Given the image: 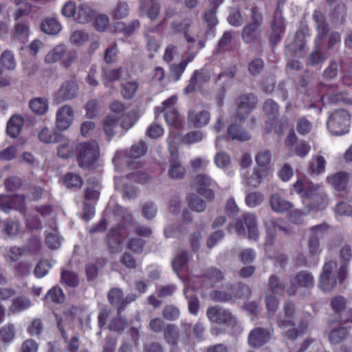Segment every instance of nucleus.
<instances>
[{"instance_id": "69168bd1", "label": "nucleus", "mask_w": 352, "mask_h": 352, "mask_svg": "<svg viewBox=\"0 0 352 352\" xmlns=\"http://www.w3.org/2000/svg\"><path fill=\"white\" fill-rule=\"evenodd\" d=\"M145 241L140 238L133 237L126 243V248L135 253H141L144 249Z\"/></svg>"}, {"instance_id": "c85d7f7f", "label": "nucleus", "mask_w": 352, "mask_h": 352, "mask_svg": "<svg viewBox=\"0 0 352 352\" xmlns=\"http://www.w3.org/2000/svg\"><path fill=\"white\" fill-rule=\"evenodd\" d=\"M349 174L346 172H338L327 177V182L337 191H344L349 184Z\"/></svg>"}, {"instance_id": "49530a36", "label": "nucleus", "mask_w": 352, "mask_h": 352, "mask_svg": "<svg viewBox=\"0 0 352 352\" xmlns=\"http://www.w3.org/2000/svg\"><path fill=\"white\" fill-rule=\"evenodd\" d=\"M232 40V32L230 31H226L219 39L216 46L215 52L217 54H223L228 52L231 47Z\"/></svg>"}, {"instance_id": "2f4dec72", "label": "nucleus", "mask_w": 352, "mask_h": 352, "mask_svg": "<svg viewBox=\"0 0 352 352\" xmlns=\"http://www.w3.org/2000/svg\"><path fill=\"white\" fill-rule=\"evenodd\" d=\"M24 124L23 118L19 115L12 116L7 123V134L12 138H16Z\"/></svg>"}, {"instance_id": "473e14b6", "label": "nucleus", "mask_w": 352, "mask_h": 352, "mask_svg": "<svg viewBox=\"0 0 352 352\" xmlns=\"http://www.w3.org/2000/svg\"><path fill=\"white\" fill-rule=\"evenodd\" d=\"M120 119L118 116L109 115L102 120V128L104 134L110 141L116 135V129L118 127Z\"/></svg>"}, {"instance_id": "39448f33", "label": "nucleus", "mask_w": 352, "mask_h": 352, "mask_svg": "<svg viewBox=\"0 0 352 352\" xmlns=\"http://www.w3.org/2000/svg\"><path fill=\"white\" fill-rule=\"evenodd\" d=\"M351 114L344 109L333 111L329 116L327 124L334 135H340L348 133L351 124Z\"/></svg>"}, {"instance_id": "dca6fc26", "label": "nucleus", "mask_w": 352, "mask_h": 352, "mask_svg": "<svg viewBox=\"0 0 352 352\" xmlns=\"http://www.w3.org/2000/svg\"><path fill=\"white\" fill-rule=\"evenodd\" d=\"M123 236L121 228L118 226L109 229L107 234V246L111 254H118L122 251L123 245Z\"/></svg>"}, {"instance_id": "423d86ee", "label": "nucleus", "mask_w": 352, "mask_h": 352, "mask_svg": "<svg viewBox=\"0 0 352 352\" xmlns=\"http://www.w3.org/2000/svg\"><path fill=\"white\" fill-rule=\"evenodd\" d=\"M230 226L235 230L236 232L239 234H245V226L247 228L248 237L254 241L258 239V231L257 228V223L256 217L251 213H245L242 218L235 219Z\"/></svg>"}, {"instance_id": "bb28decb", "label": "nucleus", "mask_w": 352, "mask_h": 352, "mask_svg": "<svg viewBox=\"0 0 352 352\" xmlns=\"http://www.w3.org/2000/svg\"><path fill=\"white\" fill-rule=\"evenodd\" d=\"M12 302L8 308V315H14L21 313L28 309L32 306L31 300L24 295L12 298Z\"/></svg>"}, {"instance_id": "0e129e2a", "label": "nucleus", "mask_w": 352, "mask_h": 352, "mask_svg": "<svg viewBox=\"0 0 352 352\" xmlns=\"http://www.w3.org/2000/svg\"><path fill=\"white\" fill-rule=\"evenodd\" d=\"M4 185L7 190L14 191L22 187L23 181L17 176H10L5 179Z\"/></svg>"}, {"instance_id": "cd10ccee", "label": "nucleus", "mask_w": 352, "mask_h": 352, "mask_svg": "<svg viewBox=\"0 0 352 352\" xmlns=\"http://www.w3.org/2000/svg\"><path fill=\"white\" fill-rule=\"evenodd\" d=\"M331 324V322H330L329 324L330 331L328 333V340L330 344L337 345L345 341L349 335V329L343 326L332 327Z\"/></svg>"}, {"instance_id": "13d9d810", "label": "nucleus", "mask_w": 352, "mask_h": 352, "mask_svg": "<svg viewBox=\"0 0 352 352\" xmlns=\"http://www.w3.org/2000/svg\"><path fill=\"white\" fill-rule=\"evenodd\" d=\"M129 14V8L126 3L120 1L116 5L111 12L114 20H119L125 18Z\"/></svg>"}, {"instance_id": "7c9ffc66", "label": "nucleus", "mask_w": 352, "mask_h": 352, "mask_svg": "<svg viewBox=\"0 0 352 352\" xmlns=\"http://www.w3.org/2000/svg\"><path fill=\"white\" fill-rule=\"evenodd\" d=\"M200 277L203 281H206L211 287H213L216 283L223 279L224 274L219 269L215 267H210L206 268Z\"/></svg>"}, {"instance_id": "bf43d9fd", "label": "nucleus", "mask_w": 352, "mask_h": 352, "mask_svg": "<svg viewBox=\"0 0 352 352\" xmlns=\"http://www.w3.org/2000/svg\"><path fill=\"white\" fill-rule=\"evenodd\" d=\"M138 84L136 82L130 81L122 85L121 94L126 100L131 99L137 91Z\"/></svg>"}, {"instance_id": "774afa93", "label": "nucleus", "mask_w": 352, "mask_h": 352, "mask_svg": "<svg viewBox=\"0 0 352 352\" xmlns=\"http://www.w3.org/2000/svg\"><path fill=\"white\" fill-rule=\"evenodd\" d=\"M264 61L261 58H255L248 64V71L252 76L259 74L264 68Z\"/></svg>"}, {"instance_id": "f704fd0d", "label": "nucleus", "mask_w": 352, "mask_h": 352, "mask_svg": "<svg viewBox=\"0 0 352 352\" xmlns=\"http://www.w3.org/2000/svg\"><path fill=\"white\" fill-rule=\"evenodd\" d=\"M108 300L109 303L114 306L118 312H121L124 310V296L123 292L120 289H111L108 293Z\"/></svg>"}, {"instance_id": "4d7b16f0", "label": "nucleus", "mask_w": 352, "mask_h": 352, "mask_svg": "<svg viewBox=\"0 0 352 352\" xmlns=\"http://www.w3.org/2000/svg\"><path fill=\"white\" fill-rule=\"evenodd\" d=\"M1 66L8 70L14 69L16 67V60L13 53L10 50H5L0 58Z\"/></svg>"}, {"instance_id": "37998d69", "label": "nucleus", "mask_w": 352, "mask_h": 352, "mask_svg": "<svg viewBox=\"0 0 352 352\" xmlns=\"http://www.w3.org/2000/svg\"><path fill=\"white\" fill-rule=\"evenodd\" d=\"M179 337V330L176 325L168 324L164 329V338L167 343L172 346H176Z\"/></svg>"}, {"instance_id": "09e8293b", "label": "nucleus", "mask_w": 352, "mask_h": 352, "mask_svg": "<svg viewBox=\"0 0 352 352\" xmlns=\"http://www.w3.org/2000/svg\"><path fill=\"white\" fill-rule=\"evenodd\" d=\"M190 208L195 212H201L206 208V202L194 193L190 194L186 198Z\"/></svg>"}, {"instance_id": "393cba45", "label": "nucleus", "mask_w": 352, "mask_h": 352, "mask_svg": "<svg viewBox=\"0 0 352 352\" xmlns=\"http://www.w3.org/2000/svg\"><path fill=\"white\" fill-rule=\"evenodd\" d=\"M280 222V221L279 219L272 220L270 222V225L267 226V236L264 244L265 250H267L269 246L273 245L274 242V235L276 233L281 231L287 235L290 234L289 228L286 226H283Z\"/></svg>"}, {"instance_id": "c756f323", "label": "nucleus", "mask_w": 352, "mask_h": 352, "mask_svg": "<svg viewBox=\"0 0 352 352\" xmlns=\"http://www.w3.org/2000/svg\"><path fill=\"white\" fill-rule=\"evenodd\" d=\"M270 204L271 208L278 213L288 212L293 208L292 204L278 193L272 195L270 199Z\"/></svg>"}, {"instance_id": "0eeeda50", "label": "nucleus", "mask_w": 352, "mask_h": 352, "mask_svg": "<svg viewBox=\"0 0 352 352\" xmlns=\"http://www.w3.org/2000/svg\"><path fill=\"white\" fill-rule=\"evenodd\" d=\"M195 186L197 192L208 201H212L215 197L214 190L218 188L217 182L206 174H199L195 179Z\"/></svg>"}, {"instance_id": "5fc2aeb1", "label": "nucleus", "mask_w": 352, "mask_h": 352, "mask_svg": "<svg viewBox=\"0 0 352 352\" xmlns=\"http://www.w3.org/2000/svg\"><path fill=\"white\" fill-rule=\"evenodd\" d=\"M65 52V47L62 45L56 46L45 56V60L47 63H53L60 60Z\"/></svg>"}, {"instance_id": "680f3d73", "label": "nucleus", "mask_w": 352, "mask_h": 352, "mask_svg": "<svg viewBox=\"0 0 352 352\" xmlns=\"http://www.w3.org/2000/svg\"><path fill=\"white\" fill-rule=\"evenodd\" d=\"M204 139V133L200 131H192L187 133L182 138V142L184 144L190 145L200 142Z\"/></svg>"}, {"instance_id": "ea45409f", "label": "nucleus", "mask_w": 352, "mask_h": 352, "mask_svg": "<svg viewBox=\"0 0 352 352\" xmlns=\"http://www.w3.org/2000/svg\"><path fill=\"white\" fill-rule=\"evenodd\" d=\"M30 109L37 115H44L48 111V100L45 98H34L29 102Z\"/></svg>"}, {"instance_id": "6e6552de", "label": "nucleus", "mask_w": 352, "mask_h": 352, "mask_svg": "<svg viewBox=\"0 0 352 352\" xmlns=\"http://www.w3.org/2000/svg\"><path fill=\"white\" fill-rule=\"evenodd\" d=\"M289 282V285L287 288V294L290 296H294L300 287L310 288L314 285V279L312 274L305 270L290 275Z\"/></svg>"}, {"instance_id": "c9c22d12", "label": "nucleus", "mask_w": 352, "mask_h": 352, "mask_svg": "<svg viewBox=\"0 0 352 352\" xmlns=\"http://www.w3.org/2000/svg\"><path fill=\"white\" fill-rule=\"evenodd\" d=\"M94 10L87 5L82 4L78 6L75 14V21L79 23H86L92 20Z\"/></svg>"}, {"instance_id": "4be33fe9", "label": "nucleus", "mask_w": 352, "mask_h": 352, "mask_svg": "<svg viewBox=\"0 0 352 352\" xmlns=\"http://www.w3.org/2000/svg\"><path fill=\"white\" fill-rule=\"evenodd\" d=\"M272 33L270 36V42L274 45L281 39L285 30V20L282 16V12L277 8L274 13L272 23Z\"/></svg>"}, {"instance_id": "f8f14e48", "label": "nucleus", "mask_w": 352, "mask_h": 352, "mask_svg": "<svg viewBox=\"0 0 352 352\" xmlns=\"http://www.w3.org/2000/svg\"><path fill=\"white\" fill-rule=\"evenodd\" d=\"M331 306L340 323L352 322V309H346V300L344 297H333L331 301Z\"/></svg>"}, {"instance_id": "72a5a7b5", "label": "nucleus", "mask_w": 352, "mask_h": 352, "mask_svg": "<svg viewBox=\"0 0 352 352\" xmlns=\"http://www.w3.org/2000/svg\"><path fill=\"white\" fill-rule=\"evenodd\" d=\"M65 300V295L58 285H55L49 289L44 297V300L47 303L61 304Z\"/></svg>"}, {"instance_id": "338daca9", "label": "nucleus", "mask_w": 352, "mask_h": 352, "mask_svg": "<svg viewBox=\"0 0 352 352\" xmlns=\"http://www.w3.org/2000/svg\"><path fill=\"white\" fill-rule=\"evenodd\" d=\"M89 39V34L82 30L74 31L70 36V42L76 45H82Z\"/></svg>"}, {"instance_id": "aec40b11", "label": "nucleus", "mask_w": 352, "mask_h": 352, "mask_svg": "<svg viewBox=\"0 0 352 352\" xmlns=\"http://www.w3.org/2000/svg\"><path fill=\"white\" fill-rule=\"evenodd\" d=\"M263 109L267 120L266 121L267 133H270L274 129V126L276 124V119L278 118L279 105L272 99H267L263 105Z\"/></svg>"}, {"instance_id": "864d4df0", "label": "nucleus", "mask_w": 352, "mask_h": 352, "mask_svg": "<svg viewBox=\"0 0 352 352\" xmlns=\"http://www.w3.org/2000/svg\"><path fill=\"white\" fill-rule=\"evenodd\" d=\"M313 129L312 122L305 116L300 117L296 120V131L300 135L309 134Z\"/></svg>"}, {"instance_id": "c03bdc74", "label": "nucleus", "mask_w": 352, "mask_h": 352, "mask_svg": "<svg viewBox=\"0 0 352 352\" xmlns=\"http://www.w3.org/2000/svg\"><path fill=\"white\" fill-rule=\"evenodd\" d=\"M39 140L44 143H56L61 140V135L55 131L54 130L50 129L49 128H43L38 133Z\"/></svg>"}, {"instance_id": "a878e982", "label": "nucleus", "mask_w": 352, "mask_h": 352, "mask_svg": "<svg viewBox=\"0 0 352 352\" xmlns=\"http://www.w3.org/2000/svg\"><path fill=\"white\" fill-rule=\"evenodd\" d=\"M147 152V146L143 141L131 146L129 149L126 151V157L128 158L126 163L129 168H138V166L133 167L132 160L139 159L144 156Z\"/></svg>"}, {"instance_id": "4c0bfd02", "label": "nucleus", "mask_w": 352, "mask_h": 352, "mask_svg": "<svg viewBox=\"0 0 352 352\" xmlns=\"http://www.w3.org/2000/svg\"><path fill=\"white\" fill-rule=\"evenodd\" d=\"M228 133L232 140L246 141L250 138L247 131L237 124H231L228 129Z\"/></svg>"}, {"instance_id": "5701e85b", "label": "nucleus", "mask_w": 352, "mask_h": 352, "mask_svg": "<svg viewBox=\"0 0 352 352\" xmlns=\"http://www.w3.org/2000/svg\"><path fill=\"white\" fill-rule=\"evenodd\" d=\"M187 118L188 123L195 128H202L209 123L210 113L207 110L196 108L189 110Z\"/></svg>"}, {"instance_id": "412c9836", "label": "nucleus", "mask_w": 352, "mask_h": 352, "mask_svg": "<svg viewBox=\"0 0 352 352\" xmlns=\"http://www.w3.org/2000/svg\"><path fill=\"white\" fill-rule=\"evenodd\" d=\"M25 201L24 195H1L0 208L3 212L9 213L12 209L20 210L23 208Z\"/></svg>"}, {"instance_id": "a211bd4d", "label": "nucleus", "mask_w": 352, "mask_h": 352, "mask_svg": "<svg viewBox=\"0 0 352 352\" xmlns=\"http://www.w3.org/2000/svg\"><path fill=\"white\" fill-rule=\"evenodd\" d=\"M74 119V112L69 105L60 107L56 113V126L59 131H65L69 128Z\"/></svg>"}, {"instance_id": "1a4fd4ad", "label": "nucleus", "mask_w": 352, "mask_h": 352, "mask_svg": "<svg viewBox=\"0 0 352 352\" xmlns=\"http://www.w3.org/2000/svg\"><path fill=\"white\" fill-rule=\"evenodd\" d=\"M337 263L329 260L324 263L322 272L320 274L319 286L324 292H330L337 285V278L332 272L336 269Z\"/></svg>"}, {"instance_id": "603ef678", "label": "nucleus", "mask_w": 352, "mask_h": 352, "mask_svg": "<svg viewBox=\"0 0 352 352\" xmlns=\"http://www.w3.org/2000/svg\"><path fill=\"white\" fill-rule=\"evenodd\" d=\"M330 103L337 104L342 102L345 104L352 105V97L345 91H340L331 94L328 96Z\"/></svg>"}, {"instance_id": "7ed1b4c3", "label": "nucleus", "mask_w": 352, "mask_h": 352, "mask_svg": "<svg viewBox=\"0 0 352 352\" xmlns=\"http://www.w3.org/2000/svg\"><path fill=\"white\" fill-rule=\"evenodd\" d=\"M285 318L280 319L277 321L278 325L280 328L288 329L285 334L287 338L294 340L298 336L303 335L308 329V324L305 321H301L297 328H294L295 324L293 321L294 316L296 313L295 305L291 302H286L284 305Z\"/></svg>"}, {"instance_id": "e433bc0d", "label": "nucleus", "mask_w": 352, "mask_h": 352, "mask_svg": "<svg viewBox=\"0 0 352 352\" xmlns=\"http://www.w3.org/2000/svg\"><path fill=\"white\" fill-rule=\"evenodd\" d=\"M268 290L274 294L283 296L287 292L285 285L283 281H280L278 277L276 274H272L267 283Z\"/></svg>"}, {"instance_id": "3c124183", "label": "nucleus", "mask_w": 352, "mask_h": 352, "mask_svg": "<svg viewBox=\"0 0 352 352\" xmlns=\"http://www.w3.org/2000/svg\"><path fill=\"white\" fill-rule=\"evenodd\" d=\"M189 258L190 256L188 252L186 250L182 251L172 261L173 270L177 274L181 272L184 267L186 265Z\"/></svg>"}, {"instance_id": "a18cd8bd", "label": "nucleus", "mask_w": 352, "mask_h": 352, "mask_svg": "<svg viewBox=\"0 0 352 352\" xmlns=\"http://www.w3.org/2000/svg\"><path fill=\"white\" fill-rule=\"evenodd\" d=\"M326 163V160L323 156L319 155L312 156L309 164L310 173L316 175L324 173Z\"/></svg>"}, {"instance_id": "79ce46f5", "label": "nucleus", "mask_w": 352, "mask_h": 352, "mask_svg": "<svg viewBox=\"0 0 352 352\" xmlns=\"http://www.w3.org/2000/svg\"><path fill=\"white\" fill-rule=\"evenodd\" d=\"M30 25L28 21H16L14 24V36L22 43H25L29 36Z\"/></svg>"}, {"instance_id": "f257e3e1", "label": "nucleus", "mask_w": 352, "mask_h": 352, "mask_svg": "<svg viewBox=\"0 0 352 352\" xmlns=\"http://www.w3.org/2000/svg\"><path fill=\"white\" fill-rule=\"evenodd\" d=\"M293 189L302 199H307L309 210L319 212L324 210L328 204L329 199L323 185L298 179L294 184Z\"/></svg>"}, {"instance_id": "ddd939ff", "label": "nucleus", "mask_w": 352, "mask_h": 352, "mask_svg": "<svg viewBox=\"0 0 352 352\" xmlns=\"http://www.w3.org/2000/svg\"><path fill=\"white\" fill-rule=\"evenodd\" d=\"M257 97L253 94H245L239 96L236 116L240 120L245 119L256 108Z\"/></svg>"}, {"instance_id": "58836bf2", "label": "nucleus", "mask_w": 352, "mask_h": 352, "mask_svg": "<svg viewBox=\"0 0 352 352\" xmlns=\"http://www.w3.org/2000/svg\"><path fill=\"white\" fill-rule=\"evenodd\" d=\"M41 30L47 34H57L61 30V25L54 18H47L41 24Z\"/></svg>"}, {"instance_id": "b1692460", "label": "nucleus", "mask_w": 352, "mask_h": 352, "mask_svg": "<svg viewBox=\"0 0 352 352\" xmlns=\"http://www.w3.org/2000/svg\"><path fill=\"white\" fill-rule=\"evenodd\" d=\"M168 162L170 164V168L168 171V176L175 179L184 178L186 175V169L181 163L177 150L174 152H170Z\"/></svg>"}, {"instance_id": "a19ab883", "label": "nucleus", "mask_w": 352, "mask_h": 352, "mask_svg": "<svg viewBox=\"0 0 352 352\" xmlns=\"http://www.w3.org/2000/svg\"><path fill=\"white\" fill-rule=\"evenodd\" d=\"M60 283L69 287H76L79 285L78 274L68 270H62L60 272Z\"/></svg>"}, {"instance_id": "6ab92c4d", "label": "nucleus", "mask_w": 352, "mask_h": 352, "mask_svg": "<svg viewBox=\"0 0 352 352\" xmlns=\"http://www.w3.org/2000/svg\"><path fill=\"white\" fill-rule=\"evenodd\" d=\"M240 287L249 289V287L246 285L227 283L226 285V291L213 290L210 292V296L214 302H229L232 300L233 296L240 297V296L236 294L235 292V291Z\"/></svg>"}, {"instance_id": "9d476101", "label": "nucleus", "mask_w": 352, "mask_h": 352, "mask_svg": "<svg viewBox=\"0 0 352 352\" xmlns=\"http://www.w3.org/2000/svg\"><path fill=\"white\" fill-rule=\"evenodd\" d=\"M176 101L177 98L172 96L163 102L164 107H160L158 109L160 112L165 111L164 119L168 126L179 129L182 120L179 111L173 106Z\"/></svg>"}, {"instance_id": "8fccbe9b", "label": "nucleus", "mask_w": 352, "mask_h": 352, "mask_svg": "<svg viewBox=\"0 0 352 352\" xmlns=\"http://www.w3.org/2000/svg\"><path fill=\"white\" fill-rule=\"evenodd\" d=\"M107 261L102 258L97 259L96 263H88L85 266V272L87 280L89 281L94 280L98 276V267H103L106 264Z\"/></svg>"}, {"instance_id": "052dcab7", "label": "nucleus", "mask_w": 352, "mask_h": 352, "mask_svg": "<svg viewBox=\"0 0 352 352\" xmlns=\"http://www.w3.org/2000/svg\"><path fill=\"white\" fill-rule=\"evenodd\" d=\"M326 2L330 6L336 3L330 12L332 17L338 19L340 15H344L346 14V7L344 3L340 2V0H326Z\"/></svg>"}, {"instance_id": "6e6d98bb", "label": "nucleus", "mask_w": 352, "mask_h": 352, "mask_svg": "<svg viewBox=\"0 0 352 352\" xmlns=\"http://www.w3.org/2000/svg\"><path fill=\"white\" fill-rule=\"evenodd\" d=\"M15 337V329L13 324H8L0 329V340L3 343L11 342Z\"/></svg>"}, {"instance_id": "4468645a", "label": "nucleus", "mask_w": 352, "mask_h": 352, "mask_svg": "<svg viewBox=\"0 0 352 352\" xmlns=\"http://www.w3.org/2000/svg\"><path fill=\"white\" fill-rule=\"evenodd\" d=\"M271 338L272 335L269 329L255 327L248 334V343L251 348L259 349L268 343Z\"/></svg>"}, {"instance_id": "f3484780", "label": "nucleus", "mask_w": 352, "mask_h": 352, "mask_svg": "<svg viewBox=\"0 0 352 352\" xmlns=\"http://www.w3.org/2000/svg\"><path fill=\"white\" fill-rule=\"evenodd\" d=\"M78 93V85L75 80H67L62 84L54 96V100L60 103L76 98Z\"/></svg>"}, {"instance_id": "20e7f679", "label": "nucleus", "mask_w": 352, "mask_h": 352, "mask_svg": "<svg viewBox=\"0 0 352 352\" xmlns=\"http://www.w3.org/2000/svg\"><path fill=\"white\" fill-rule=\"evenodd\" d=\"M251 21L243 27L241 38L246 44H260L261 43L263 16L256 7H253L251 9Z\"/></svg>"}, {"instance_id": "f03ea898", "label": "nucleus", "mask_w": 352, "mask_h": 352, "mask_svg": "<svg viewBox=\"0 0 352 352\" xmlns=\"http://www.w3.org/2000/svg\"><path fill=\"white\" fill-rule=\"evenodd\" d=\"M75 155L80 168L92 170L100 157L99 146L95 141L80 142L75 147Z\"/></svg>"}, {"instance_id": "9b49d317", "label": "nucleus", "mask_w": 352, "mask_h": 352, "mask_svg": "<svg viewBox=\"0 0 352 352\" xmlns=\"http://www.w3.org/2000/svg\"><path fill=\"white\" fill-rule=\"evenodd\" d=\"M206 315L211 322L219 324H232L236 321L235 318L228 309L217 305L208 307Z\"/></svg>"}, {"instance_id": "2eb2a0df", "label": "nucleus", "mask_w": 352, "mask_h": 352, "mask_svg": "<svg viewBox=\"0 0 352 352\" xmlns=\"http://www.w3.org/2000/svg\"><path fill=\"white\" fill-rule=\"evenodd\" d=\"M327 223H323L310 228V232L312 236L308 242V249L311 254H319L321 252L320 249V239L324 236V234L329 229Z\"/></svg>"}, {"instance_id": "e2e57ef3", "label": "nucleus", "mask_w": 352, "mask_h": 352, "mask_svg": "<svg viewBox=\"0 0 352 352\" xmlns=\"http://www.w3.org/2000/svg\"><path fill=\"white\" fill-rule=\"evenodd\" d=\"M203 73L201 70L196 69L193 72L188 85L184 89V92L186 94L194 92L197 88L199 79L202 76Z\"/></svg>"}, {"instance_id": "de8ad7c7", "label": "nucleus", "mask_w": 352, "mask_h": 352, "mask_svg": "<svg viewBox=\"0 0 352 352\" xmlns=\"http://www.w3.org/2000/svg\"><path fill=\"white\" fill-rule=\"evenodd\" d=\"M63 182L68 188L71 189H79L84 184L82 177L74 173H67L64 177Z\"/></svg>"}]
</instances>
